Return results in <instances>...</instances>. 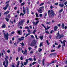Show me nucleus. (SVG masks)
<instances>
[{"mask_svg": "<svg viewBox=\"0 0 67 67\" xmlns=\"http://www.w3.org/2000/svg\"><path fill=\"white\" fill-rule=\"evenodd\" d=\"M19 64H20V61H18V62L17 65H19Z\"/></svg>", "mask_w": 67, "mask_h": 67, "instance_id": "obj_46", "label": "nucleus"}, {"mask_svg": "<svg viewBox=\"0 0 67 67\" xmlns=\"http://www.w3.org/2000/svg\"><path fill=\"white\" fill-rule=\"evenodd\" d=\"M62 29H64V27H65V25H64V23H63L62 24Z\"/></svg>", "mask_w": 67, "mask_h": 67, "instance_id": "obj_19", "label": "nucleus"}, {"mask_svg": "<svg viewBox=\"0 0 67 67\" xmlns=\"http://www.w3.org/2000/svg\"><path fill=\"white\" fill-rule=\"evenodd\" d=\"M42 51V49L41 48H39L38 50V51L39 52H41Z\"/></svg>", "mask_w": 67, "mask_h": 67, "instance_id": "obj_37", "label": "nucleus"}, {"mask_svg": "<svg viewBox=\"0 0 67 67\" xmlns=\"http://www.w3.org/2000/svg\"><path fill=\"white\" fill-rule=\"evenodd\" d=\"M23 12H24V13H23L22 14V16H23L24 15V14H25V13H26V10H25V8L24 7H23Z\"/></svg>", "mask_w": 67, "mask_h": 67, "instance_id": "obj_5", "label": "nucleus"}, {"mask_svg": "<svg viewBox=\"0 0 67 67\" xmlns=\"http://www.w3.org/2000/svg\"><path fill=\"white\" fill-rule=\"evenodd\" d=\"M27 63H27L26 62H25L24 63V65H27Z\"/></svg>", "mask_w": 67, "mask_h": 67, "instance_id": "obj_49", "label": "nucleus"}, {"mask_svg": "<svg viewBox=\"0 0 67 67\" xmlns=\"http://www.w3.org/2000/svg\"><path fill=\"white\" fill-rule=\"evenodd\" d=\"M36 15L37 18H38V17H39V16H38V14L37 13H36Z\"/></svg>", "mask_w": 67, "mask_h": 67, "instance_id": "obj_36", "label": "nucleus"}, {"mask_svg": "<svg viewBox=\"0 0 67 67\" xmlns=\"http://www.w3.org/2000/svg\"><path fill=\"white\" fill-rule=\"evenodd\" d=\"M35 32H36V30H34L32 32V33L35 34Z\"/></svg>", "mask_w": 67, "mask_h": 67, "instance_id": "obj_29", "label": "nucleus"}, {"mask_svg": "<svg viewBox=\"0 0 67 67\" xmlns=\"http://www.w3.org/2000/svg\"><path fill=\"white\" fill-rule=\"evenodd\" d=\"M21 22L23 24V23H24V22H25V20L23 19V20H21Z\"/></svg>", "mask_w": 67, "mask_h": 67, "instance_id": "obj_24", "label": "nucleus"}, {"mask_svg": "<svg viewBox=\"0 0 67 67\" xmlns=\"http://www.w3.org/2000/svg\"><path fill=\"white\" fill-rule=\"evenodd\" d=\"M44 3H42L40 5V6H42V5H44Z\"/></svg>", "mask_w": 67, "mask_h": 67, "instance_id": "obj_38", "label": "nucleus"}, {"mask_svg": "<svg viewBox=\"0 0 67 67\" xmlns=\"http://www.w3.org/2000/svg\"><path fill=\"white\" fill-rule=\"evenodd\" d=\"M8 18H10V17H11V16H10V14H9L8 15Z\"/></svg>", "mask_w": 67, "mask_h": 67, "instance_id": "obj_59", "label": "nucleus"}, {"mask_svg": "<svg viewBox=\"0 0 67 67\" xmlns=\"http://www.w3.org/2000/svg\"><path fill=\"white\" fill-rule=\"evenodd\" d=\"M22 49L20 47H19L18 48V52H20L21 51H22Z\"/></svg>", "mask_w": 67, "mask_h": 67, "instance_id": "obj_13", "label": "nucleus"}, {"mask_svg": "<svg viewBox=\"0 0 67 67\" xmlns=\"http://www.w3.org/2000/svg\"><path fill=\"white\" fill-rule=\"evenodd\" d=\"M51 52H55V50H52L51 51Z\"/></svg>", "mask_w": 67, "mask_h": 67, "instance_id": "obj_62", "label": "nucleus"}, {"mask_svg": "<svg viewBox=\"0 0 67 67\" xmlns=\"http://www.w3.org/2000/svg\"><path fill=\"white\" fill-rule=\"evenodd\" d=\"M63 9H62L61 10H59V12H60V13H61L62 12H63Z\"/></svg>", "mask_w": 67, "mask_h": 67, "instance_id": "obj_30", "label": "nucleus"}, {"mask_svg": "<svg viewBox=\"0 0 67 67\" xmlns=\"http://www.w3.org/2000/svg\"><path fill=\"white\" fill-rule=\"evenodd\" d=\"M35 45H36V42L35 40H33L30 44V45L31 46H34Z\"/></svg>", "mask_w": 67, "mask_h": 67, "instance_id": "obj_3", "label": "nucleus"}, {"mask_svg": "<svg viewBox=\"0 0 67 67\" xmlns=\"http://www.w3.org/2000/svg\"><path fill=\"white\" fill-rule=\"evenodd\" d=\"M46 24H50V23H51V22H46Z\"/></svg>", "mask_w": 67, "mask_h": 67, "instance_id": "obj_32", "label": "nucleus"}, {"mask_svg": "<svg viewBox=\"0 0 67 67\" xmlns=\"http://www.w3.org/2000/svg\"><path fill=\"white\" fill-rule=\"evenodd\" d=\"M30 61H33V59H32V58H29V59H28Z\"/></svg>", "mask_w": 67, "mask_h": 67, "instance_id": "obj_25", "label": "nucleus"}, {"mask_svg": "<svg viewBox=\"0 0 67 67\" xmlns=\"http://www.w3.org/2000/svg\"><path fill=\"white\" fill-rule=\"evenodd\" d=\"M48 14L49 17L50 18H53V16H54V12L53 10H51L50 11L49 10L48 12Z\"/></svg>", "mask_w": 67, "mask_h": 67, "instance_id": "obj_1", "label": "nucleus"}, {"mask_svg": "<svg viewBox=\"0 0 67 67\" xmlns=\"http://www.w3.org/2000/svg\"><path fill=\"white\" fill-rule=\"evenodd\" d=\"M19 2L20 3H21V2H22V0H19Z\"/></svg>", "mask_w": 67, "mask_h": 67, "instance_id": "obj_42", "label": "nucleus"}, {"mask_svg": "<svg viewBox=\"0 0 67 67\" xmlns=\"http://www.w3.org/2000/svg\"><path fill=\"white\" fill-rule=\"evenodd\" d=\"M6 58L8 60V59H9V57H8V56H6V58Z\"/></svg>", "mask_w": 67, "mask_h": 67, "instance_id": "obj_33", "label": "nucleus"}, {"mask_svg": "<svg viewBox=\"0 0 67 67\" xmlns=\"http://www.w3.org/2000/svg\"><path fill=\"white\" fill-rule=\"evenodd\" d=\"M56 62H57V61H51L50 63L49 64L51 65L52 64H54V63H56Z\"/></svg>", "mask_w": 67, "mask_h": 67, "instance_id": "obj_15", "label": "nucleus"}, {"mask_svg": "<svg viewBox=\"0 0 67 67\" xmlns=\"http://www.w3.org/2000/svg\"><path fill=\"white\" fill-rule=\"evenodd\" d=\"M34 64H36V62H33L32 64L34 65Z\"/></svg>", "mask_w": 67, "mask_h": 67, "instance_id": "obj_54", "label": "nucleus"}, {"mask_svg": "<svg viewBox=\"0 0 67 67\" xmlns=\"http://www.w3.org/2000/svg\"><path fill=\"white\" fill-rule=\"evenodd\" d=\"M5 19H6L7 21V22H8V21H9V19H8V18H6Z\"/></svg>", "mask_w": 67, "mask_h": 67, "instance_id": "obj_52", "label": "nucleus"}, {"mask_svg": "<svg viewBox=\"0 0 67 67\" xmlns=\"http://www.w3.org/2000/svg\"><path fill=\"white\" fill-rule=\"evenodd\" d=\"M26 10H27V14L29 13V7H26Z\"/></svg>", "mask_w": 67, "mask_h": 67, "instance_id": "obj_11", "label": "nucleus"}, {"mask_svg": "<svg viewBox=\"0 0 67 67\" xmlns=\"http://www.w3.org/2000/svg\"><path fill=\"white\" fill-rule=\"evenodd\" d=\"M18 59H19V57H17L16 58V61H17V60H18Z\"/></svg>", "mask_w": 67, "mask_h": 67, "instance_id": "obj_48", "label": "nucleus"}, {"mask_svg": "<svg viewBox=\"0 0 67 67\" xmlns=\"http://www.w3.org/2000/svg\"><path fill=\"white\" fill-rule=\"evenodd\" d=\"M37 10L38 11V12L39 13H41L43 12L42 10L40 8H39L38 9H37Z\"/></svg>", "mask_w": 67, "mask_h": 67, "instance_id": "obj_6", "label": "nucleus"}, {"mask_svg": "<svg viewBox=\"0 0 67 67\" xmlns=\"http://www.w3.org/2000/svg\"><path fill=\"white\" fill-rule=\"evenodd\" d=\"M5 63L7 65V66H8V60L6 58H5Z\"/></svg>", "mask_w": 67, "mask_h": 67, "instance_id": "obj_10", "label": "nucleus"}, {"mask_svg": "<svg viewBox=\"0 0 67 67\" xmlns=\"http://www.w3.org/2000/svg\"><path fill=\"white\" fill-rule=\"evenodd\" d=\"M5 24H4L2 25V28H5Z\"/></svg>", "mask_w": 67, "mask_h": 67, "instance_id": "obj_18", "label": "nucleus"}, {"mask_svg": "<svg viewBox=\"0 0 67 67\" xmlns=\"http://www.w3.org/2000/svg\"><path fill=\"white\" fill-rule=\"evenodd\" d=\"M23 58H22V57H20V59L21 60H23Z\"/></svg>", "mask_w": 67, "mask_h": 67, "instance_id": "obj_63", "label": "nucleus"}, {"mask_svg": "<svg viewBox=\"0 0 67 67\" xmlns=\"http://www.w3.org/2000/svg\"><path fill=\"white\" fill-rule=\"evenodd\" d=\"M45 33L47 34H49V32H48L47 31H46L45 32Z\"/></svg>", "mask_w": 67, "mask_h": 67, "instance_id": "obj_44", "label": "nucleus"}, {"mask_svg": "<svg viewBox=\"0 0 67 67\" xmlns=\"http://www.w3.org/2000/svg\"><path fill=\"white\" fill-rule=\"evenodd\" d=\"M30 36L32 38H34V36H33V35H31Z\"/></svg>", "mask_w": 67, "mask_h": 67, "instance_id": "obj_53", "label": "nucleus"}, {"mask_svg": "<svg viewBox=\"0 0 67 67\" xmlns=\"http://www.w3.org/2000/svg\"><path fill=\"white\" fill-rule=\"evenodd\" d=\"M22 24H23L21 22V21H20L18 23L19 26H20V25H22Z\"/></svg>", "mask_w": 67, "mask_h": 67, "instance_id": "obj_20", "label": "nucleus"}, {"mask_svg": "<svg viewBox=\"0 0 67 67\" xmlns=\"http://www.w3.org/2000/svg\"><path fill=\"white\" fill-rule=\"evenodd\" d=\"M42 14H40L39 15L40 16V17H42Z\"/></svg>", "mask_w": 67, "mask_h": 67, "instance_id": "obj_58", "label": "nucleus"}, {"mask_svg": "<svg viewBox=\"0 0 67 67\" xmlns=\"http://www.w3.org/2000/svg\"><path fill=\"white\" fill-rule=\"evenodd\" d=\"M24 37H21V40H22V41H23V40H24Z\"/></svg>", "mask_w": 67, "mask_h": 67, "instance_id": "obj_31", "label": "nucleus"}, {"mask_svg": "<svg viewBox=\"0 0 67 67\" xmlns=\"http://www.w3.org/2000/svg\"><path fill=\"white\" fill-rule=\"evenodd\" d=\"M58 29V27L57 26H55L54 27V31H57Z\"/></svg>", "mask_w": 67, "mask_h": 67, "instance_id": "obj_14", "label": "nucleus"}, {"mask_svg": "<svg viewBox=\"0 0 67 67\" xmlns=\"http://www.w3.org/2000/svg\"><path fill=\"white\" fill-rule=\"evenodd\" d=\"M9 4H7L6 5V7L3 8V9H4V10H6L7 9V8H8V6H9Z\"/></svg>", "mask_w": 67, "mask_h": 67, "instance_id": "obj_8", "label": "nucleus"}, {"mask_svg": "<svg viewBox=\"0 0 67 67\" xmlns=\"http://www.w3.org/2000/svg\"><path fill=\"white\" fill-rule=\"evenodd\" d=\"M18 40L19 41H22V39L21 38H19Z\"/></svg>", "mask_w": 67, "mask_h": 67, "instance_id": "obj_55", "label": "nucleus"}, {"mask_svg": "<svg viewBox=\"0 0 67 67\" xmlns=\"http://www.w3.org/2000/svg\"><path fill=\"white\" fill-rule=\"evenodd\" d=\"M7 52H8V53H10V50H8L7 51Z\"/></svg>", "mask_w": 67, "mask_h": 67, "instance_id": "obj_60", "label": "nucleus"}, {"mask_svg": "<svg viewBox=\"0 0 67 67\" xmlns=\"http://www.w3.org/2000/svg\"><path fill=\"white\" fill-rule=\"evenodd\" d=\"M3 65L5 67H7V66L5 65V61L4 62H3Z\"/></svg>", "mask_w": 67, "mask_h": 67, "instance_id": "obj_21", "label": "nucleus"}, {"mask_svg": "<svg viewBox=\"0 0 67 67\" xmlns=\"http://www.w3.org/2000/svg\"><path fill=\"white\" fill-rule=\"evenodd\" d=\"M40 38L41 40H43V36H41L40 37Z\"/></svg>", "mask_w": 67, "mask_h": 67, "instance_id": "obj_28", "label": "nucleus"}, {"mask_svg": "<svg viewBox=\"0 0 67 67\" xmlns=\"http://www.w3.org/2000/svg\"><path fill=\"white\" fill-rule=\"evenodd\" d=\"M46 42L47 43V44L48 45H49V43H48V40H46Z\"/></svg>", "mask_w": 67, "mask_h": 67, "instance_id": "obj_34", "label": "nucleus"}, {"mask_svg": "<svg viewBox=\"0 0 67 67\" xmlns=\"http://www.w3.org/2000/svg\"><path fill=\"white\" fill-rule=\"evenodd\" d=\"M42 26H43V27H44V28L45 29V30H48V29H49V28H50V27H48L47 28H46V27H45V26H44V24H43L42 25Z\"/></svg>", "mask_w": 67, "mask_h": 67, "instance_id": "obj_9", "label": "nucleus"}, {"mask_svg": "<svg viewBox=\"0 0 67 67\" xmlns=\"http://www.w3.org/2000/svg\"><path fill=\"white\" fill-rule=\"evenodd\" d=\"M27 50H25L24 52L23 53V54L25 55V54H26L27 53Z\"/></svg>", "mask_w": 67, "mask_h": 67, "instance_id": "obj_17", "label": "nucleus"}, {"mask_svg": "<svg viewBox=\"0 0 67 67\" xmlns=\"http://www.w3.org/2000/svg\"><path fill=\"white\" fill-rule=\"evenodd\" d=\"M17 33L20 35L22 34V30H20L18 31H17Z\"/></svg>", "mask_w": 67, "mask_h": 67, "instance_id": "obj_7", "label": "nucleus"}, {"mask_svg": "<svg viewBox=\"0 0 67 67\" xmlns=\"http://www.w3.org/2000/svg\"><path fill=\"white\" fill-rule=\"evenodd\" d=\"M30 34H26V35L25 36V37H26L27 36H28Z\"/></svg>", "mask_w": 67, "mask_h": 67, "instance_id": "obj_26", "label": "nucleus"}, {"mask_svg": "<svg viewBox=\"0 0 67 67\" xmlns=\"http://www.w3.org/2000/svg\"><path fill=\"white\" fill-rule=\"evenodd\" d=\"M60 47H61V46L59 44L58 47V48H59Z\"/></svg>", "mask_w": 67, "mask_h": 67, "instance_id": "obj_40", "label": "nucleus"}, {"mask_svg": "<svg viewBox=\"0 0 67 67\" xmlns=\"http://www.w3.org/2000/svg\"><path fill=\"white\" fill-rule=\"evenodd\" d=\"M63 46H65V42H66V41L65 40H64L63 41Z\"/></svg>", "mask_w": 67, "mask_h": 67, "instance_id": "obj_22", "label": "nucleus"}, {"mask_svg": "<svg viewBox=\"0 0 67 67\" xmlns=\"http://www.w3.org/2000/svg\"><path fill=\"white\" fill-rule=\"evenodd\" d=\"M20 44H21L22 46H24V43L23 42H22V43H20Z\"/></svg>", "mask_w": 67, "mask_h": 67, "instance_id": "obj_41", "label": "nucleus"}, {"mask_svg": "<svg viewBox=\"0 0 67 67\" xmlns=\"http://www.w3.org/2000/svg\"><path fill=\"white\" fill-rule=\"evenodd\" d=\"M58 3H55L54 4L55 5H58Z\"/></svg>", "mask_w": 67, "mask_h": 67, "instance_id": "obj_64", "label": "nucleus"}, {"mask_svg": "<svg viewBox=\"0 0 67 67\" xmlns=\"http://www.w3.org/2000/svg\"><path fill=\"white\" fill-rule=\"evenodd\" d=\"M9 11L7 10V11L5 12L4 13V14H9Z\"/></svg>", "mask_w": 67, "mask_h": 67, "instance_id": "obj_16", "label": "nucleus"}, {"mask_svg": "<svg viewBox=\"0 0 67 67\" xmlns=\"http://www.w3.org/2000/svg\"><path fill=\"white\" fill-rule=\"evenodd\" d=\"M43 43H41L40 45V47H41V46H43Z\"/></svg>", "mask_w": 67, "mask_h": 67, "instance_id": "obj_35", "label": "nucleus"}, {"mask_svg": "<svg viewBox=\"0 0 67 67\" xmlns=\"http://www.w3.org/2000/svg\"><path fill=\"white\" fill-rule=\"evenodd\" d=\"M50 8H51V9H52L54 8V7H53V6H52V5H51V6H50Z\"/></svg>", "mask_w": 67, "mask_h": 67, "instance_id": "obj_39", "label": "nucleus"}, {"mask_svg": "<svg viewBox=\"0 0 67 67\" xmlns=\"http://www.w3.org/2000/svg\"><path fill=\"white\" fill-rule=\"evenodd\" d=\"M57 36L56 37V38L57 39L61 38V35H59V32L58 31L57 34Z\"/></svg>", "mask_w": 67, "mask_h": 67, "instance_id": "obj_4", "label": "nucleus"}, {"mask_svg": "<svg viewBox=\"0 0 67 67\" xmlns=\"http://www.w3.org/2000/svg\"><path fill=\"white\" fill-rule=\"evenodd\" d=\"M47 3H48V4H50V3H51L49 1H48V2Z\"/></svg>", "mask_w": 67, "mask_h": 67, "instance_id": "obj_61", "label": "nucleus"}, {"mask_svg": "<svg viewBox=\"0 0 67 67\" xmlns=\"http://www.w3.org/2000/svg\"><path fill=\"white\" fill-rule=\"evenodd\" d=\"M32 23L34 26L35 25V22L34 21L32 22Z\"/></svg>", "mask_w": 67, "mask_h": 67, "instance_id": "obj_56", "label": "nucleus"}, {"mask_svg": "<svg viewBox=\"0 0 67 67\" xmlns=\"http://www.w3.org/2000/svg\"><path fill=\"white\" fill-rule=\"evenodd\" d=\"M24 4H25V3H22L21 4V5H22V6L23 5H24Z\"/></svg>", "mask_w": 67, "mask_h": 67, "instance_id": "obj_47", "label": "nucleus"}, {"mask_svg": "<svg viewBox=\"0 0 67 67\" xmlns=\"http://www.w3.org/2000/svg\"><path fill=\"white\" fill-rule=\"evenodd\" d=\"M59 6H60V7H61V8H63V7L64 6V5L63 3L62 4H59Z\"/></svg>", "mask_w": 67, "mask_h": 67, "instance_id": "obj_12", "label": "nucleus"}, {"mask_svg": "<svg viewBox=\"0 0 67 67\" xmlns=\"http://www.w3.org/2000/svg\"><path fill=\"white\" fill-rule=\"evenodd\" d=\"M25 29H29V27L26 26L25 27Z\"/></svg>", "mask_w": 67, "mask_h": 67, "instance_id": "obj_57", "label": "nucleus"}, {"mask_svg": "<svg viewBox=\"0 0 67 67\" xmlns=\"http://www.w3.org/2000/svg\"><path fill=\"white\" fill-rule=\"evenodd\" d=\"M39 22V21H36L35 23V25L37 26V24Z\"/></svg>", "mask_w": 67, "mask_h": 67, "instance_id": "obj_23", "label": "nucleus"}, {"mask_svg": "<svg viewBox=\"0 0 67 67\" xmlns=\"http://www.w3.org/2000/svg\"><path fill=\"white\" fill-rule=\"evenodd\" d=\"M57 25H58V26H59V27L60 26V24H58Z\"/></svg>", "mask_w": 67, "mask_h": 67, "instance_id": "obj_50", "label": "nucleus"}, {"mask_svg": "<svg viewBox=\"0 0 67 67\" xmlns=\"http://www.w3.org/2000/svg\"><path fill=\"white\" fill-rule=\"evenodd\" d=\"M28 60H29L28 59H26V60H25V61H26V63H28Z\"/></svg>", "mask_w": 67, "mask_h": 67, "instance_id": "obj_43", "label": "nucleus"}, {"mask_svg": "<svg viewBox=\"0 0 67 67\" xmlns=\"http://www.w3.org/2000/svg\"><path fill=\"white\" fill-rule=\"evenodd\" d=\"M35 37L36 38V39H37V40H38V39L37 38V36L36 35H35Z\"/></svg>", "mask_w": 67, "mask_h": 67, "instance_id": "obj_45", "label": "nucleus"}, {"mask_svg": "<svg viewBox=\"0 0 67 67\" xmlns=\"http://www.w3.org/2000/svg\"><path fill=\"white\" fill-rule=\"evenodd\" d=\"M28 49L29 50H31V49H32V48L31 47H29Z\"/></svg>", "mask_w": 67, "mask_h": 67, "instance_id": "obj_51", "label": "nucleus"}, {"mask_svg": "<svg viewBox=\"0 0 67 67\" xmlns=\"http://www.w3.org/2000/svg\"><path fill=\"white\" fill-rule=\"evenodd\" d=\"M4 35V37L5 38L6 40H8V36H9V33L7 32L6 34L4 32L3 33Z\"/></svg>", "mask_w": 67, "mask_h": 67, "instance_id": "obj_2", "label": "nucleus"}, {"mask_svg": "<svg viewBox=\"0 0 67 67\" xmlns=\"http://www.w3.org/2000/svg\"><path fill=\"white\" fill-rule=\"evenodd\" d=\"M41 59H39L38 60V63H39V64H40L41 63Z\"/></svg>", "mask_w": 67, "mask_h": 67, "instance_id": "obj_27", "label": "nucleus"}]
</instances>
